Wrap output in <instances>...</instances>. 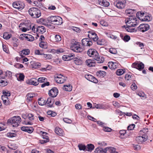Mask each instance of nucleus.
<instances>
[{
    "instance_id": "1",
    "label": "nucleus",
    "mask_w": 153,
    "mask_h": 153,
    "mask_svg": "<svg viewBox=\"0 0 153 153\" xmlns=\"http://www.w3.org/2000/svg\"><path fill=\"white\" fill-rule=\"evenodd\" d=\"M48 20L54 25H60L62 23V18L59 16H50L48 18Z\"/></svg>"
},
{
    "instance_id": "2",
    "label": "nucleus",
    "mask_w": 153,
    "mask_h": 153,
    "mask_svg": "<svg viewBox=\"0 0 153 153\" xmlns=\"http://www.w3.org/2000/svg\"><path fill=\"white\" fill-rule=\"evenodd\" d=\"M28 12L30 15L34 18L39 17L41 15L40 10L37 8L32 7L30 8Z\"/></svg>"
},
{
    "instance_id": "3",
    "label": "nucleus",
    "mask_w": 153,
    "mask_h": 153,
    "mask_svg": "<svg viewBox=\"0 0 153 153\" xmlns=\"http://www.w3.org/2000/svg\"><path fill=\"white\" fill-rule=\"evenodd\" d=\"M21 121L20 117L19 116H16L9 119L7 122L10 123L13 127H16L19 125Z\"/></svg>"
},
{
    "instance_id": "4",
    "label": "nucleus",
    "mask_w": 153,
    "mask_h": 153,
    "mask_svg": "<svg viewBox=\"0 0 153 153\" xmlns=\"http://www.w3.org/2000/svg\"><path fill=\"white\" fill-rule=\"evenodd\" d=\"M131 18L126 19L125 22L127 26L129 27H135L138 24L137 19L136 18Z\"/></svg>"
},
{
    "instance_id": "5",
    "label": "nucleus",
    "mask_w": 153,
    "mask_h": 153,
    "mask_svg": "<svg viewBox=\"0 0 153 153\" xmlns=\"http://www.w3.org/2000/svg\"><path fill=\"white\" fill-rule=\"evenodd\" d=\"M79 43L75 42L71 44V48L72 50L76 52H81L83 51V49L80 46Z\"/></svg>"
},
{
    "instance_id": "6",
    "label": "nucleus",
    "mask_w": 153,
    "mask_h": 153,
    "mask_svg": "<svg viewBox=\"0 0 153 153\" xmlns=\"http://www.w3.org/2000/svg\"><path fill=\"white\" fill-rule=\"evenodd\" d=\"M143 130H141L140 131V133L142 134V136H139L136 137V140L137 142L139 143H142L143 142L146 141L148 139V136L145 134H143Z\"/></svg>"
},
{
    "instance_id": "7",
    "label": "nucleus",
    "mask_w": 153,
    "mask_h": 153,
    "mask_svg": "<svg viewBox=\"0 0 153 153\" xmlns=\"http://www.w3.org/2000/svg\"><path fill=\"white\" fill-rule=\"evenodd\" d=\"M126 3L125 0H117L114 3V4L117 8L121 9L125 7Z\"/></svg>"
},
{
    "instance_id": "8",
    "label": "nucleus",
    "mask_w": 153,
    "mask_h": 153,
    "mask_svg": "<svg viewBox=\"0 0 153 153\" xmlns=\"http://www.w3.org/2000/svg\"><path fill=\"white\" fill-rule=\"evenodd\" d=\"M93 59L96 60L97 63H102L104 61V59L103 57H100L96 50L94 51V53L91 56Z\"/></svg>"
},
{
    "instance_id": "9",
    "label": "nucleus",
    "mask_w": 153,
    "mask_h": 153,
    "mask_svg": "<svg viewBox=\"0 0 153 153\" xmlns=\"http://www.w3.org/2000/svg\"><path fill=\"white\" fill-rule=\"evenodd\" d=\"M12 5L14 8L18 9L19 10H21L23 9L25 7L24 3L19 1L14 2L13 3Z\"/></svg>"
},
{
    "instance_id": "10",
    "label": "nucleus",
    "mask_w": 153,
    "mask_h": 153,
    "mask_svg": "<svg viewBox=\"0 0 153 153\" xmlns=\"http://www.w3.org/2000/svg\"><path fill=\"white\" fill-rule=\"evenodd\" d=\"M67 77L61 74H59L55 77V81L58 83L62 84L66 80Z\"/></svg>"
},
{
    "instance_id": "11",
    "label": "nucleus",
    "mask_w": 153,
    "mask_h": 153,
    "mask_svg": "<svg viewBox=\"0 0 153 153\" xmlns=\"http://www.w3.org/2000/svg\"><path fill=\"white\" fill-rule=\"evenodd\" d=\"M89 34L88 35V37L94 41H97L98 39V37L97 34L94 30H91L88 32Z\"/></svg>"
},
{
    "instance_id": "12",
    "label": "nucleus",
    "mask_w": 153,
    "mask_h": 153,
    "mask_svg": "<svg viewBox=\"0 0 153 153\" xmlns=\"http://www.w3.org/2000/svg\"><path fill=\"white\" fill-rule=\"evenodd\" d=\"M20 38L22 40L25 39L26 40L29 41H33L34 40V38L33 36L30 34H25L20 35Z\"/></svg>"
},
{
    "instance_id": "13",
    "label": "nucleus",
    "mask_w": 153,
    "mask_h": 153,
    "mask_svg": "<svg viewBox=\"0 0 153 153\" xmlns=\"http://www.w3.org/2000/svg\"><path fill=\"white\" fill-rule=\"evenodd\" d=\"M149 29V26L147 24H141L138 27L139 30L143 32L146 31Z\"/></svg>"
},
{
    "instance_id": "14",
    "label": "nucleus",
    "mask_w": 153,
    "mask_h": 153,
    "mask_svg": "<svg viewBox=\"0 0 153 153\" xmlns=\"http://www.w3.org/2000/svg\"><path fill=\"white\" fill-rule=\"evenodd\" d=\"M82 42V45L86 47H90L93 44L92 42L87 38L83 39Z\"/></svg>"
},
{
    "instance_id": "15",
    "label": "nucleus",
    "mask_w": 153,
    "mask_h": 153,
    "mask_svg": "<svg viewBox=\"0 0 153 153\" xmlns=\"http://www.w3.org/2000/svg\"><path fill=\"white\" fill-rule=\"evenodd\" d=\"M58 93V90L56 88H54L51 89L49 93V95L52 97H56Z\"/></svg>"
},
{
    "instance_id": "16",
    "label": "nucleus",
    "mask_w": 153,
    "mask_h": 153,
    "mask_svg": "<svg viewBox=\"0 0 153 153\" xmlns=\"http://www.w3.org/2000/svg\"><path fill=\"white\" fill-rule=\"evenodd\" d=\"M137 12L136 10L131 9H128L125 11L126 15L128 16L133 17V15Z\"/></svg>"
},
{
    "instance_id": "17",
    "label": "nucleus",
    "mask_w": 153,
    "mask_h": 153,
    "mask_svg": "<svg viewBox=\"0 0 153 153\" xmlns=\"http://www.w3.org/2000/svg\"><path fill=\"white\" fill-rule=\"evenodd\" d=\"M26 83L27 84L35 86L37 85L38 84V81L37 79L35 78H33L28 80L26 81Z\"/></svg>"
},
{
    "instance_id": "18",
    "label": "nucleus",
    "mask_w": 153,
    "mask_h": 153,
    "mask_svg": "<svg viewBox=\"0 0 153 153\" xmlns=\"http://www.w3.org/2000/svg\"><path fill=\"white\" fill-rule=\"evenodd\" d=\"M85 77L86 79L90 81L95 83L98 82L97 79L91 75L86 74L85 76Z\"/></svg>"
},
{
    "instance_id": "19",
    "label": "nucleus",
    "mask_w": 153,
    "mask_h": 153,
    "mask_svg": "<svg viewBox=\"0 0 153 153\" xmlns=\"http://www.w3.org/2000/svg\"><path fill=\"white\" fill-rule=\"evenodd\" d=\"M46 105L48 107H52L54 103V99L52 98L49 97L46 101Z\"/></svg>"
},
{
    "instance_id": "20",
    "label": "nucleus",
    "mask_w": 153,
    "mask_h": 153,
    "mask_svg": "<svg viewBox=\"0 0 153 153\" xmlns=\"http://www.w3.org/2000/svg\"><path fill=\"white\" fill-rule=\"evenodd\" d=\"M30 63L31 65V67L35 69L39 68L41 65L40 63L33 61H30Z\"/></svg>"
},
{
    "instance_id": "21",
    "label": "nucleus",
    "mask_w": 153,
    "mask_h": 153,
    "mask_svg": "<svg viewBox=\"0 0 153 153\" xmlns=\"http://www.w3.org/2000/svg\"><path fill=\"white\" fill-rule=\"evenodd\" d=\"M21 129L22 131L27 132L29 133H32L33 130V129L32 127H27L23 126L21 128Z\"/></svg>"
},
{
    "instance_id": "22",
    "label": "nucleus",
    "mask_w": 153,
    "mask_h": 153,
    "mask_svg": "<svg viewBox=\"0 0 153 153\" xmlns=\"http://www.w3.org/2000/svg\"><path fill=\"white\" fill-rule=\"evenodd\" d=\"M55 132L58 135L63 136L64 135L63 131L59 127H56L55 129Z\"/></svg>"
},
{
    "instance_id": "23",
    "label": "nucleus",
    "mask_w": 153,
    "mask_h": 153,
    "mask_svg": "<svg viewBox=\"0 0 153 153\" xmlns=\"http://www.w3.org/2000/svg\"><path fill=\"white\" fill-rule=\"evenodd\" d=\"M108 65L110 68L111 69H114L117 67L118 64L116 62H110L108 63Z\"/></svg>"
},
{
    "instance_id": "24",
    "label": "nucleus",
    "mask_w": 153,
    "mask_h": 153,
    "mask_svg": "<svg viewBox=\"0 0 153 153\" xmlns=\"http://www.w3.org/2000/svg\"><path fill=\"white\" fill-rule=\"evenodd\" d=\"M132 66H134L135 68H136L139 70L143 69L144 68V65L142 62H140L139 63H137L135 64H133Z\"/></svg>"
},
{
    "instance_id": "25",
    "label": "nucleus",
    "mask_w": 153,
    "mask_h": 153,
    "mask_svg": "<svg viewBox=\"0 0 153 153\" xmlns=\"http://www.w3.org/2000/svg\"><path fill=\"white\" fill-rule=\"evenodd\" d=\"M99 4L103 6L108 7L109 5V3L105 0H99Z\"/></svg>"
},
{
    "instance_id": "26",
    "label": "nucleus",
    "mask_w": 153,
    "mask_h": 153,
    "mask_svg": "<svg viewBox=\"0 0 153 153\" xmlns=\"http://www.w3.org/2000/svg\"><path fill=\"white\" fill-rule=\"evenodd\" d=\"M152 19V17L150 16H149V15L147 14H145L144 15V17L143 18V19H141V18L140 19V20L142 21H150Z\"/></svg>"
},
{
    "instance_id": "27",
    "label": "nucleus",
    "mask_w": 153,
    "mask_h": 153,
    "mask_svg": "<svg viewBox=\"0 0 153 153\" xmlns=\"http://www.w3.org/2000/svg\"><path fill=\"white\" fill-rule=\"evenodd\" d=\"M85 63L87 65L90 67L95 66V63L94 62V61L90 59L87 60Z\"/></svg>"
},
{
    "instance_id": "28",
    "label": "nucleus",
    "mask_w": 153,
    "mask_h": 153,
    "mask_svg": "<svg viewBox=\"0 0 153 153\" xmlns=\"http://www.w3.org/2000/svg\"><path fill=\"white\" fill-rule=\"evenodd\" d=\"M36 30L37 32L42 33L45 32L46 29L44 26H39L37 27Z\"/></svg>"
},
{
    "instance_id": "29",
    "label": "nucleus",
    "mask_w": 153,
    "mask_h": 153,
    "mask_svg": "<svg viewBox=\"0 0 153 153\" xmlns=\"http://www.w3.org/2000/svg\"><path fill=\"white\" fill-rule=\"evenodd\" d=\"M86 147V151L91 152L94 149V146L92 144H88Z\"/></svg>"
},
{
    "instance_id": "30",
    "label": "nucleus",
    "mask_w": 153,
    "mask_h": 153,
    "mask_svg": "<svg viewBox=\"0 0 153 153\" xmlns=\"http://www.w3.org/2000/svg\"><path fill=\"white\" fill-rule=\"evenodd\" d=\"M30 53V50L29 49H25L22 50L20 52V55L22 57H23V55H28Z\"/></svg>"
},
{
    "instance_id": "31",
    "label": "nucleus",
    "mask_w": 153,
    "mask_h": 153,
    "mask_svg": "<svg viewBox=\"0 0 153 153\" xmlns=\"http://www.w3.org/2000/svg\"><path fill=\"white\" fill-rule=\"evenodd\" d=\"M74 62L75 64L76 65H81L82 62L81 59L80 57L75 58L74 59Z\"/></svg>"
},
{
    "instance_id": "32",
    "label": "nucleus",
    "mask_w": 153,
    "mask_h": 153,
    "mask_svg": "<svg viewBox=\"0 0 153 153\" xmlns=\"http://www.w3.org/2000/svg\"><path fill=\"white\" fill-rule=\"evenodd\" d=\"M107 152H109L110 153H118L116 151L115 148L112 147H107Z\"/></svg>"
},
{
    "instance_id": "33",
    "label": "nucleus",
    "mask_w": 153,
    "mask_h": 153,
    "mask_svg": "<svg viewBox=\"0 0 153 153\" xmlns=\"http://www.w3.org/2000/svg\"><path fill=\"white\" fill-rule=\"evenodd\" d=\"M145 15V14L144 13L142 12H139L136 13L137 16L140 20L141 18V19H143V18L144 17Z\"/></svg>"
},
{
    "instance_id": "34",
    "label": "nucleus",
    "mask_w": 153,
    "mask_h": 153,
    "mask_svg": "<svg viewBox=\"0 0 153 153\" xmlns=\"http://www.w3.org/2000/svg\"><path fill=\"white\" fill-rule=\"evenodd\" d=\"M35 95L32 93H29L27 95V101H30L32 98Z\"/></svg>"
},
{
    "instance_id": "35",
    "label": "nucleus",
    "mask_w": 153,
    "mask_h": 153,
    "mask_svg": "<svg viewBox=\"0 0 153 153\" xmlns=\"http://www.w3.org/2000/svg\"><path fill=\"white\" fill-rule=\"evenodd\" d=\"M96 108L97 109H105V107L102 105L100 104H95L93 105L92 107V108Z\"/></svg>"
},
{
    "instance_id": "36",
    "label": "nucleus",
    "mask_w": 153,
    "mask_h": 153,
    "mask_svg": "<svg viewBox=\"0 0 153 153\" xmlns=\"http://www.w3.org/2000/svg\"><path fill=\"white\" fill-rule=\"evenodd\" d=\"M63 89L65 91H70L72 90L71 87L70 85H64L63 88Z\"/></svg>"
},
{
    "instance_id": "37",
    "label": "nucleus",
    "mask_w": 153,
    "mask_h": 153,
    "mask_svg": "<svg viewBox=\"0 0 153 153\" xmlns=\"http://www.w3.org/2000/svg\"><path fill=\"white\" fill-rule=\"evenodd\" d=\"M17 79L18 81H21L23 80L25 76L23 74L20 73L17 75Z\"/></svg>"
},
{
    "instance_id": "38",
    "label": "nucleus",
    "mask_w": 153,
    "mask_h": 153,
    "mask_svg": "<svg viewBox=\"0 0 153 153\" xmlns=\"http://www.w3.org/2000/svg\"><path fill=\"white\" fill-rule=\"evenodd\" d=\"M46 100L42 98H40L38 100V103L41 105H46Z\"/></svg>"
},
{
    "instance_id": "39",
    "label": "nucleus",
    "mask_w": 153,
    "mask_h": 153,
    "mask_svg": "<svg viewBox=\"0 0 153 153\" xmlns=\"http://www.w3.org/2000/svg\"><path fill=\"white\" fill-rule=\"evenodd\" d=\"M96 50L93 49H89L87 52V54L90 57H91Z\"/></svg>"
},
{
    "instance_id": "40",
    "label": "nucleus",
    "mask_w": 153,
    "mask_h": 153,
    "mask_svg": "<svg viewBox=\"0 0 153 153\" xmlns=\"http://www.w3.org/2000/svg\"><path fill=\"white\" fill-rule=\"evenodd\" d=\"M7 146L10 149L13 150L16 149L18 148L16 145L14 143L11 144L10 145H8Z\"/></svg>"
},
{
    "instance_id": "41",
    "label": "nucleus",
    "mask_w": 153,
    "mask_h": 153,
    "mask_svg": "<svg viewBox=\"0 0 153 153\" xmlns=\"http://www.w3.org/2000/svg\"><path fill=\"white\" fill-rule=\"evenodd\" d=\"M124 72V70L122 69H120L117 71L116 74L117 75L120 76L123 74Z\"/></svg>"
},
{
    "instance_id": "42",
    "label": "nucleus",
    "mask_w": 153,
    "mask_h": 153,
    "mask_svg": "<svg viewBox=\"0 0 153 153\" xmlns=\"http://www.w3.org/2000/svg\"><path fill=\"white\" fill-rule=\"evenodd\" d=\"M78 146L79 150H83L86 151V147L84 145L79 144L78 145Z\"/></svg>"
},
{
    "instance_id": "43",
    "label": "nucleus",
    "mask_w": 153,
    "mask_h": 153,
    "mask_svg": "<svg viewBox=\"0 0 153 153\" xmlns=\"http://www.w3.org/2000/svg\"><path fill=\"white\" fill-rule=\"evenodd\" d=\"M133 27H129L127 26V27H126V30L128 32H133L135 31V29L131 28Z\"/></svg>"
},
{
    "instance_id": "44",
    "label": "nucleus",
    "mask_w": 153,
    "mask_h": 153,
    "mask_svg": "<svg viewBox=\"0 0 153 153\" xmlns=\"http://www.w3.org/2000/svg\"><path fill=\"white\" fill-rule=\"evenodd\" d=\"M38 81V83H43L44 82L47 81V79L44 77H40L37 79Z\"/></svg>"
},
{
    "instance_id": "45",
    "label": "nucleus",
    "mask_w": 153,
    "mask_h": 153,
    "mask_svg": "<svg viewBox=\"0 0 153 153\" xmlns=\"http://www.w3.org/2000/svg\"><path fill=\"white\" fill-rule=\"evenodd\" d=\"M39 46L41 48H47L46 43L45 42H40Z\"/></svg>"
},
{
    "instance_id": "46",
    "label": "nucleus",
    "mask_w": 153,
    "mask_h": 153,
    "mask_svg": "<svg viewBox=\"0 0 153 153\" xmlns=\"http://www.w3.org/2000/svg\"><path fill=\"white\" fill-rule=\"evenodd\" d=\"M11 37V35L8 34L7 33H5L3 34V37L6 39H8Z\"/></svg>"
},
{
    "instance_id": "47",
    "label": "nucleus",
    "mask_w": 153,
    "mask_h": 153,
    "mask_svg": "<svg viewBox=\"0 0 153 153\" xmlns=\"http://www.w3.org/2000/svg\"><path fill=\"white\" fill-rule=\"evenodd\" d=\"M3 95L7 97H9L10 96V91H3Z\"/></svg>"
},
{
    "instance_id": "48",
    "label": "nucleus",
    "mask_w": 153,
    "mask_h": 153,
    "mask_svg": "<svg viewBox=\"0 0 153 153\" xmlns=\"http://www.w3.org/2000/svg\"><path fill=\"white\" fill-rule=\"evenodd\" d=\"M105 72L103 71H98L97 74V76H103L105 75Z\"/></svg>"
},
{
    "instance_id": "49",
    "label": "nucleus",
    "mask_w": 153,
    "mask_h": 153,
    "mask_svg": "<svg viewBox=\"0 0 153 153\" xmlns=\"http://www.w3.org/2000/svg\"><path fill=\"white\" fill-rule=\"evenodd\" d=\"M45 137L44 136H43V138H45V140H40V143L41 144H43L45 143H46L49 141V139L47 138V137L46 136H45Z\"/></svg>"
},
{
    "instance_id": "50",
    "label": "nucleus",
    "mask_w": 153,
    "mask_h": 153,
    "mask_svg": "<svg viewBox=\"0 0 153 153\" xmlns=\"http://www.w3.org/2000/svg\"><path fill=\"white\" fill-rule=\"evenodd\" d=\"M102 130L105 132H110L112 130L111 128L106 126L103 127Z\"/></svg>"
},
{
    "instance_id": "51",
    "label": "nucleus",
    "mask_w": 153,
    "mask_h": 153,
    "mask_svg": "<svg viewBox=\"0 0 153 153\" xmlns=\"http://www.w3.org/2000/svg\"><path fill=\"white\" fill-rule=\"evenodd\" d=\"M31 30L32 31H33L34 33H35L36 32H37V28L35 27L34 25H30L29 27V30Z\"/></svg>"
},
{
    "instance_id": "52",
    "label": "nucleus",
    "mask_w": 153,
    "mask_h": 153,
    "mask_svg": "<svg viewBox=\"0 0 153 153\" xmlns=\"http://www.w3.org/2000/svg\"><path fill=\"white\" fill-rule=\"evenodd\" d=\"M123 40L125 42H128L130 39V37L129 36L126 35L123 38Z\"/></svg>"
},
{
    "instance_id": "53",
    "label": "nucleus",
    "mask_w": 153,
    "mask_h": 153,
    "mask_svg": "<svg viewBox=\"0 0 153 153\" xmlns=\"http://www.w3.org/2000/svg\"><path fill=\"white\" fill-rule=\"evenodd\" d=\"M55 40L56 42L60 41L61 40V36L58 35H56L55 36Z\"/></svg>"
},
{
    "instance_id": "54",
    "label": "nucleus",
    "mask_w": 153,
    "mask_h": 153,
    "mask_svg": "<svg viewBox=\"0 0 153 153\" xmlns=\"http://www.w3.org/2000/svg\"><path fill=\"white\" fill-rule=\"evenodd\" d=\"M135 127V125L134 124H132L128 126L127 128L128 130H133Z\"/></svg>"
},
{
    "instance_id": "55",
    "label": "nucleus",
    "mask_w": 153,
    "mask_h": 153,
    "mask_svg": "<svg viewBox=\"0 0 153 153\" xmlns=\"http://www.w3.org/2000/svg\"><path fill=\"white\" fill-rule=\"evenodd\" d=\"M19 27H20V29L23 32H25L27 30H29V27H21L19 25Z\"/></svg>"
},
{
    "instance_id": "56",
    "label": "nucleus",
    "mask_w": 153,
    "mask_h": 153,
    "mask_svg": "<svg viewBox=\"0 0 153 153\" xmlns=\"http://www.w3.org/2000/svg\"><path fill=\"white\" fill-rule=\"evenodd\" d=\"M109 52L111 53L114 54H115L117 53L116 49L114 48H110L109 49Z\"/></svg>"
},
{
    "instance_id": "57",
    "label": "nucleus",
    "mask_w": 153,
    "mask_h": 153,
    "mask_svg": "<svg viewBox=\"0 0 153 153\" xmlns=\"http://www.w3.org/2000/svg\"><path fill=\"white\" fill-rule=\"evenodd\" d=\"M71 28L74 31L76 32L79 33L80 31V29L79 28L76 27H72Z\"/></svg>"
},
{
    "instance_id": "58",
    "label": "nucleus",
    "mask_w": 153,
    "mask_h": 153,
    "mask_svg": "<svg viewBox=\"0 0 153 153\" xmlns=\"http://www.w3.org/2000/svg\"><path fill=\"white\" fill-rule=\"evenodd\" d=\"M16 134L15 133H7V136L9 137H13L16 136Z\"/></svg>"
},
{
    "instance_id": "59",
    "label": "nucleus",
    "mask_w": 153,
    "mask_h": 153,
    "mask_svg": "<svg viewBox=\"0 0 153 153\" xmlns=\"http://www.w3.org/2000/svg\"><path fill=\"white\" fill-rule=\"evenodd\" d=\"M33 115L32 114H29L28 115V117L30 120H32L34 119Z\"/></svg>"
},
{
    "instance_id": "60",
    "label": "nucleus",
    "mask_w": 153,
    "mask_h": 153,
    "mask_svg": "<svg viewBox=\"0 0 153 153\" xmlns=\"http://www.w3.org/2000/svg\"><path fill=\"white\" fill-rule=\"evenodd\" d=\"M64 121L66 123H71V120L68 118H64L63 119Z\"/></svg>"
},
{
    "instance_id": "61",
    "label": "nucleus",
    "mask_w": 153,
    "mask_h": 153,
    "mask_svg": "<svg viewBox=\"0 0 153 153\" xmlns=\"http://www.w3.org/2000/svg\"><path fill=\"white\" fill-rule=\"evenodd\" d=\"M136 44L141 47V49H142L144 46V44L140 42H137L136 43Z\"/></svg>"
},
{
    "instance_id": "62",
    "label": "nucleus",
    "mask_w": 153,
    "mask_h": 153,
    "mask_svg": "<svg viewBox=\"0 0 153 153\" xmlns=\"http://www.w3.org/2000/svg\"><path fill=\"white\" fill-rule=\"evenodd\" d=\"M67 55L69 58L70 60L71 59H72L75 57L74 54L73 53H69Z\"/></svg>"
},
{
    "instance_id": "63",
    "label": "nucleus",
    "mask_w": 153,
    "mask_h": 153,
    "mask_svg": "<svg viewBox=\"0 0 153 153\" xmlns=\"http://www.w3.org/2000/svg\"><path fill=\"white\" fill-rule=\"evenodd\" d=\"M131 88L133 90H134L137 89V85L134 83L132 84L131 85Z\"/></svg>"
},
{
    "instance_id": "64",
    "label": "nucleus",
    "mask_w": 153,
    "mask_h": 153,
    "mask_svg": "<svg viewBox=\"0 0 153 153\" xmlns=\"http://www.w3.org/2000/svg\"><path fill=\"white\" fill-rule=\"evenodd\" d=\"M107 147L104 149H102L100 148V153H106Z\"/></svg>"
}]
</instances>
